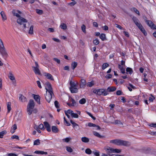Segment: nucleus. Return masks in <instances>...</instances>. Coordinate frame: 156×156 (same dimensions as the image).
Listing matches in <instances>:
<instances>
[{
    "label": "nucleus",
    "instance_id": "obj_60",
    "mask_svg": "<svg viewBox=\"0 0 156 156\" xmlns=\"http://www.w3.org/2000/svg\"><path fill=\"white\" fill-rule=\"evenodd\" d=\"M112 77V75L111 74H107L105 76V78L107 79H110Z\"/></svg>",
    "mask_w": 156,
    "mask_h": 156
},
{
    "label": "nucleus",
    "instance_id": "obj_6",
    "mask_svg": "<svg viewBox=\"0 0 156 156\" xmlns=\"http://www.w3.org/2000/svg\"><path fill=\"white\" fill-rule=\"evenodd\" d=\"M53 91L50 90V91H46V94L45 95V99L48 102H50V101L52 98V95H53Z\"/></svg>",
    "mask_w": 156,
    "mask_h": 156
},
{
    "label": "nucleus",
    "instance_id": "obj_33",
    "mask_svg": "<svg viewBox=\"0 0 156 156\" xmlns=\"http://www.w3.org/2000/svg\"><path fill=\"white\" fill-rule=\"evenodd\" d=\"M40 144V140L39 139L36 140L34 142V145H39Z\"/></svg>",
    "mask_w": 156,
    "mask_h": 156
},
{
    "label": "nucleus",
    "instance_id": "obj_48",
    "mask_svg": "<svg viewBox=\"0 0 156 156\" xmlns=\"http://www.w3.org/2000/svg\"><path fill=\"white\" fill-rule=\"evenodd\" d=\"M38 128L44 130V126L43 124H41L39 125L38 126Z\"/></svg>",
    "mask_w": 156,
    "mask_h": 156
},
{
    "label": "nucleus",
    "instance_id": "obj_54",
    "mask_svg": "<svg viewBox=\"0 0 156 156\" xmlns=\"http://www.w3.org/2000/svg\"><path fill=\"white\" fill-rule=\"evenodd\" d=\"M88 126L90 127H95L96 126V125L93 123L89 122L88 124Z\"/></svg>",
    "mask_w": 156,
    "mask_h": 156
},
{
    "label": "nucleus",
    "instance_id": "obj_22",
    "mask_svg": "<svg viewBox=\"0 0 156 156\" xmlns=\"http://www.w3.org/2000/svg\"><path fill=\"white\" fill-rule=\"evenodd\" d=\"M17 127L16 125V124H14L12 126L11 128V129L10 130V132L12 133H13L15 132V130L17 129Z\"/></svg>",
    "mask_w": 156,
    "mask_h": 156
},
{
    "label": "nucleus",
    "instance_id": "obj_42",
    "mask_svg": "<svg viewBox=\"0 0 156 156\" xmlns=\"http://www.w3.org/2000/svg\"><path fill=\"white\" fill-rule=\"evenodd\" d=\"M92 151L89 148H87L85 150V152L87 154H90L92 153Z\"/></svg>",
    "mask_w": 156,
    "mask_h": 156
},
{
    "label": "nucleus",
    "instance_id": "obj_58",
    "mask_svg": "<svg viewBox=\"0 0 156 156\" xmlns=\"http://www.w3.org/2000/svg\"><path fill=\"white\" fill-rule=\"evenodd\" d=\"M149 126L151 127H156V123H151L149 125Z\"/></svg>",
    "mask_w": 156,
    "mask_h": 156
},
{
    "label": "nucleus",
    "instance_id": "obj_36",
    "mask_svg": "<svg viewBox=\"0 0 156 156\" xmlns=\"http://www.w3.org/2000/svg\"><path fill=\"white\" fill-rule=\"evenodd\" d=\"M6 133V132L5 130L0 132V138H2L3 136L5 135Z\"/></svg>",
    "mask_w": 156,
    "mask_h": 156
},
{
    "label": "nucleus",
    "instance_id": "obj_47",
    "mask_svg": "<svg viewBox=\"0 0 156 156\" xmlns=\"http://www.w3.org/2000/svg\"><path fill=\"white\" fill-rule=\"evenodd\" d=\"M71 115L72 117L75 118H78L79 117L78 115L77 114L74 113V112Z\"/></svg>",
    "mask_w": 156,
    "mask_h": 156
},
{
    "label": "nucleus",
    "instance_id": "obj_49",
    "mask_svg": "<svg viewBox=\"0 0 156 156\" xmlns=\"http://www.w3.org/2000/svg\"><path fill=\"white\" fill-rule=\"evenodd\" d=\"M36 12L39 14H41L43 13V11L41 10L36 9Z\"/></svg>",
    "mask_w": 156,
    "mask_h": 156
},
{
    "label": "nucleus",
    "instance_id": "obj_9",
    "mask_svg": "<svg viewBox=\"0 0 156 156\" xmlns=\"http://www.w3.org/2000/svg\"><path fill=\"white\" fill-rule=\"evenodd\" d=\"M146 23L150 27L151 29H156V26L150 20L146 21Z\"/></svg>",
    "mask_w": 156,
    "mask_h": 156
},
{
    "label": "nucleus",
    "instance_id": "obj_13",
    "mask_svg": "<svg viewBox=\"0 0 156 156\" xmlns=\"http://www.w3.org/2000/svg\"><path fill=\"white\" fill-rule=\"evenodd\" d=\"M44 76L48 79L50 80H53L54 79L52 76L51 74L49 73H44Z\"/></svg>",
    "mask_w": 156,
    "mask_h": 156
},
{
    "label": "nucleus",
    "instance_id": "obj_59",
    "mask_svg": "<svg viewBox=\"0 0 156 156\" xmlns=\"http://www.w3.org/2000/svg\"><path fill=\"white\" fill-rule=\"evenodd\" d=\"M70 122L71 124L73 125V126H78V125L76 123L73 122L72 120H70Z\"/></svg>",
    "mask_w": 156,
    "mask_h": 156
},
{
    "label": "nucleus",
    "instance_id": "obj_61",
    "mask_svg": "<svg viewBox=\"0 0 156 156\" xmlns=\"http://www.w3.org/2000/svg\"><path fill=\"white\" fill-rule=\"evenodd\" d=\"M8 156H17V155L16 154L12 153L8 154Z\"/></svg>",
    "mask_w": 156,
    "mask_h": 156
},
{
    "label": "nucleus",
    "instance_id": "obj_23",
    "mask_svg": "<svg viewBox=\"0 0 156 156\" xmlns=\"http://www.w3.org/2000/svg\"><path fill=\"white\" fill-rule=\"evenodd\" d=\"M93 134L94 136L100 138H102L104 137V136L101 135L99 133L95 131H93Z\"/></svg>",
    "mask_w": 156,
    "mask_h": 156
},
{
    "label": "nucleus",
    "instance_id": "obj_17",
    "mask_svg": "<svg viewBox=\"0 0 156 156\" xmlns=\"http://www.w3.org/2000/svg\"><path fill=\"white\" fill-rule=\"evenodd\" d=\"M69 89L72 93H76L78 92V88L76 87H70Z\"/></svg>",
    "mask_w": 156,
    "mask_h": 156
},
{
    "label": "nucleus",
    "instance_id": "obj_25",
    "mask_svg": "<svg viewBox=\"0 0 156 156\" xmlns=\"http://www.w3.org/2000/svg\"><path fill=\"white\" fill-rule=\"evenodd\" d=\"M77 63L75 62H73L71 63V68L73 69H74L77 66Z\"/></svg>",
    "mask_w": 156,
    "mask_h": 156
},
{
    "label": "nucleus",
    "instance_id": "obj_4",
    "mask_svg": "<svg viewBox=\"0 0 156 156\" xmlns=\"http://www.w3.org/2000/svg\"><path fill=\"white\" fill-rule=\"evenodd\" d=\"M93 92L94 94L99 96L103 95L106 96L108 94L105 89H94L93 91Z\"/></svg>",
    "mask_w": 156,
    "mask_h": 156
},
{
    "label": "nucleus",
    "instance_id": "obj_29",
    "mask_svg": "<svg viewBox=\"0 0 156 156\" xmlns=\"http://www.w3.org/2000/svg\"><path fill=\"white\" fill-rule=\"evenodd\" d=\"M25 32L27 34H28L30 35H32L33 34V30H26L25 31Z\"/></svg>",
    "mask_w": 156,
    "mask_h": 156
},
{
    "label": "nucleus",
    "instance_id": "obj_20",
    "mask_svg": "<svg viewBox=\"0 0 156 156\" xmlns=\"http://www.w3.org/2000/svg\"><path fill=\"white\" fill-rule=\"evenodd\" d=\"M51 129L52 132L55 133H56L58 132V129L55 126H52Z\"/></svg>",
    "mask_w": 156,
    "mask_h": 156
},
{
    "label": "nucleus",
    "instance_id": "obj_16",
    "mask_svg": "<svg viewBox=\"0 0 156 156\" xmlns=\"http://www.w3.org/2000/svg\"><path fill=\"white\" fill-rule=\"evenodd\" d=\"M116 90V88L115 87H108L106 90L108 92H111L115 91Z\"/></svg>",
    "mask_w": 156,
    "mask_h": 156
},
{
    "label": "nucleus",
    "instance_id": "obj_8",
    "mask_svg": "<svg viewBox=\"0 0 156 156\" xmlns=\"http://www.w3.org/2000/svg\"><path fill=\"white\" fill-rule=\"evenodd\" d=\"M133 20L136 25L138 27V28L140 29H142V26L139 23V21L135 17H133Z\"/></svg>",
    "mask_w": 156,
    "mask_h": 156
},
{
    "label": "nucleus",
    "instance_id": "obj_45",
    "mask_svg": "<svg viewBox=\"0 0 156 156\" xmlns=\"http://www.w3.org/2000/svg\"><path fill=\"white\" fill-rule=\"evenodd\" d=\"M71 140L70 138H66L65 139H63L62 140L66 143H68L70 140Z\"/></svg>",
    "mask_w": 156,
    "mask_h": 156
},
{
    "label": "nucleus",
    "instance_id": "obj_46",
    "mask_svg": "<svg viewBox=\"0 0 156 156\" xmlns=\"http://www.w3.org/2000/svg\"><path fill=\"white\" fill-rule=\"evenodd\" d=\"M64 120L65 125L67 126H69L70 125V124L66 120V119L65 117H64Z\"/></svg>",
    "mask_w": 156,
    "mask_h": 156
},
{
    "label": "nucleus",
    "instance_id": "obj_10",
    "mask_svg": "<svg viewBox=\"0 0 156 156\" xmlns=\"http://www.w3.org/2000/svg\"><path fill=\"white\" fill-rule=\"evenodd\" d=\"M8 77L11 81H12L13 83H16V81L15 78L14 76V75L11 71H9V72Z\"/></svg>",
    "mask_w": 156,
    "mask_h": 156
},
{
    "label": "nucleus",
    "instance_id": "obj_32",
    "mask_svg": "<svg viewBox=\"0 0 156 156\" xmlns=\"http://www.w3.org/2000/svg\"><path fill=\"white\" fill-rule=\"evenodd\" d=\"M109 64L106 63H105L103 64L102 66V69L103 70L105 69V68H107L109 66Z\"/></svg>",
    "mask_w": 156,
    "mask_h": 156
},
{
    "label": "nucleus",
    "instance_id": "obj_1",
    "mask_svg": "<svg viewBox=\"0 0 156 156\" xmlns=\"http://www.w3.org/2000/svg\"><path fill=\"white\" fill-rule=\"evenodd\" d=\"M12 12L14 16H16L17 18H20L17 19V22L20 25L23 24L24 26V28H26V24L24 23L27 22V20L23 17H21L20 15L16 12V10L15 9L12 10Z\"/></svg>",
    "mask_w": 156,
    "mask_h": 156
},
{
    "label": "nucleus",
    "instance_id": "obj_28",
    "mask_svg": "<svg viewBox=\"0 0 156 156\" xmlns=\"http://www.w3.org/2000/svg\"><path fill=\"white\" fill-rule=\"evenodd\" d=\"M61 29H65L67 28L66 25L64 23H62L60 26Z\"/></svg>",
    "mask_w": 156,
    "mask_h": 156
},
{
    "label": "nucleus",
    "instance_id": "obj_62",
    "mask_svg": "<svg viewBox=\"0 0 156 156\" xmlns=\"http://www.w3.org/2000/svg\"><path fill=\"white\" fill-rule=\"evenodd\" d=\"M123 33L124 34V35L127 37H129V34L128 32L124 31L123 32Z\"/></svg>",
    "mask_w": 156,
    "mask_h": 156
},
{
    "label": "nucleus",
    "instance_id": "obj_52",
    "mask_svg": "<svg viewBox=\"0 0 156 156\" xmlns=\"http://www.w3.org/2000/svg\"><path fill=\"white\" fill-rule=\"evenodd\" d=\"M53 59L58 64H59L60 62V60L57 58H54Z\"/></svg>",
    "mask_w": 156,
    "mask_h": 156
},
{
    "label": "nucleus",
    "instance_id": "obj_34",
    "mask_svg": "<svg viewBox=\"0 0 156 156\" xmlns=\"http://www.w3.org/2000/svg\"><path fill=\"white\" fill-rule=\"evenodd\" d=\"M70 101L71 102V105L72 106H74L76 104V102L75 100L72 98H71L70 99Z\"/></svg>",
    "mask_w": 156,
    "mask_h": 156
},
{
    "label": "nucleus",
    "instance_id": "obj_50",
    "mask_svg": "<svg viewBox=\"0 0 156 156\" xmlns=\"http://www.w3.org/2000/svg\"><path fill=\"white\" fill-rule=\"evenodd\" d=\"M65 113L66 112L68 114H70L71 115L73 112V111L70 109H68L67 111H65Z\"/></svg>",
    "mask_w": 156,
    "mask_h": 156
},
{
    "label": "nucleus",
    "instance_id": "obj_5",
    "mask_svg": "<svg viewBox=\"0 0 156 156\" xmlns=\"http://www.w3.org/2000/svg\"><path fill=\"white\" fill-rule=\"evenodd\" d=\"M0 52L3 56H6L8 55L3 43L1 38H0Z\"/></svg>",
    "mask_w": 156,
    "mask_h": 156
},
{
    "label": "nucleus",
    "instance_id": "obj_14",
    "mask_svg": "<svg viewBox=\"0 0 156 156\" xmlns=\"http://www.w3.org/2000/svg\"><path fill=\"white\" fill-rule=\"evenodd\" d=\"M44 126L46 128L48 132L51 131V129L50 127V125L49 123L47 122H44Z\"/></svg>",
    "mask_w": 156,
    "mask_h": 156
},
{
    "label": "nucleus",
    "instance_id": "obj_41",
    "mask_svg": "<svg viewBox=\"0 0 156 156\" xmlns=\"http://www.w3.org/2000/svg\"><path fill=\"white\" fill-rule=\"evenodd\" d=\"M94 85V82L91 81V82H88L87 83V86L89 87H91Z\"/></svg>",
    "mask_w": 156,
    "mask_h": 156
},
{
    "label": "nucleus",
    "instance_id": "obj_44",
    "mask_svg": "<svg viewBox=\"0 0 156 156\" xmlns=\"http://www.w3.org/2000/svg\"><path fill=\"white\" fill-rule=\"evenodd\" d=\"M121 150L117 149H114L113 153H119L121 152Z\"/></svg>",
    "mask_w": 156,
    "mask_h": 156
},
{
    "label": "nucleus",
    "instance_id": "obj_63",
    "mask_svg": "<svg viewBox=\"0 0 156 156\" xmlns=\"http://www.w3.org/2000/svg\"><path fill=\"white\" fill-rule=\"evenodd\" d=\"M37 84L38 85V87L40 88H42L41 86V83L40 81H37Z\"/></svg>",
    "mask_w": 156,
    "mask_h": 156
},
{
    "label": "nucleus",
    "instance_id": "obj_24",
    "mask_svg": "<svg viewBox=\"0 0 156 156\" xmlns=\"http://www.w3.org/2000/svg\"><path fill=\"white\" fill-rule=\"evenodd\" d=\"M81 141L84 143H87L89 142V139L87 137H84L81 138Z\"/></svg>",
    "mask_w": 156,
    "mask_h": 156
},
{
    "label": "nucleus",
    "instance_id": "obj_27",
    "mask_svg": "<svg viewBox=\"0 0 156 156\" xmlns=\"http://www.w3.org/2000/svg\"><path fill=\"white\" fill-rule=\"evenodd\" d=\"M7 110H8L7 112H8V113H9L10 112V110L11 109V102H8L7 104Z\"/></svg>",
    "mask_w": 156,
    "mask_h": 156
},
{
    "label": "nucleus",
    "instance_id": "obj_15",
    "mask_svg": "<svg viewBox=\"0 0 156 156\" xmlns=\"http://www.w3.org/2000/svg\"><path fill=\"white\" fill-rule=\"evenodd\" d=\"M32 96L33 97L34 99L38 103H40V97L38 95L33 94Z\"/></svg>",
    "mask_w": 156,
    "mask_h": 156
},
{
    "label": "nucleus",
    "instance_id": "obj_21",
    "mask_svg": "<svg viewBox=\"0 0 156 156\" xmlns=\"http://www.w3.org/2000/svg\"><path fill=\"white\" fill-rule=\"evenodd\" d=\"M2 19L3 21H5L6 20V17L3 11H1L0 12Z\"/></svg>",
    "mask_w": 156,
    "mask_h": 156
},
{
    "label": "nucleus",
    "instance_id": "obj_19",
    "mask_svg": "<svg viewBox=\"0 0 156 156\" xmlns=\"http://www.w3.org/2000/svg\"><path fill=\"white\" fill-rule=\"evenodd\" d=\"M19 100L22 102H25L27 101V99L26 98L21 94L19 95Z\"/></svg>",
    "mask_w": 156,
    "mask_h": 156
},
{
    "label": "nucleus",
    "instance_id": "obj_7",
    "mask_svg": "<svg viewBox=\"0 0 156 156\" xmlns=\"http://www.w3.org/2000/svg\"><path fill=\"white\" fill-rule=\"evenodd\" d=\"M35 66H33V70L36 74L40 75L41 74L40 71L39 69V66L38 63L35 62Z\"/></svg>",
    "mask_w": 156,
    "mask_h": 156
},
{
    "label": "nucleus",
    "instance_id": "obj_30",
    "mask_svg": "<svg viewBox=\"0 0 156 156\" xmlns=\"http://www.w3.org/2000/svg\"><path fill=\"white\" fill-rule=\"evenodd\" d=\"M126 71L127 72L131 74L133 72V71L132 69L129 67H127L126 69Z\"/></svg>",
    "mask_w": 156,
    "mask_h": 156
},
{
    "label": "nucleus",
    "instance_id": "obj_11",
    "mask_svg": "<svg viewBox=\"0 0 156 156\" xmlns=\"http://www.w3.org/2000/svg\"><path fill=\"white\" fill-rule=\"evenodd\" d=\"M45 88L46 91H50V90L53 91L52 88L51 86V84L50 83L48 82H46L45 83Z\"/></svg>",
    "mask_w": 156,
    "mask_h": 156
},
{
    "label": "nucleus",
    "instance_id": "obj_2",
    "mask_svg": "<svg viewBox=\"0 0 156 156\" xmlns=\"http://www.w3.org/2000/svg\"><path fill=\"white\" fill-rule=\"evenodd\" d=\"M110 143L113 144L118 146H128L130 145V143L128 141L119 139H115L109 141Z\"/></svg>",
    "mask_w": 156,
    "mask_h": 156
},
{
    "label": "nucleus",
    "instance_id": "obj_56",
    "mask_svg": "<svg viewBox=\"0 0 156 156\" xmlns=\"http://www.w3.org/2000/svg\"><path fill=\"white\" fill-rule=\"evenodd\" d=\"M55 105V107L58 108L59 107V103L57 101H55L54 102Z\"/></svg>",
    "mask_w": 156,
    "mask_h": 156
},
{
    "label": "nucleus",
    "instance_id": "obj_43",
    "mask_svg": "<svg viewBox=\"0 0 156 156\" xmlns=\"http://www.w3.org/2000/svg\"><path fill=\"white\" fill-rule=\"evenodd\" d=\"M99 40L96 39L93 41V43L95 45H97L99 44Z\"/></svg>",
    "mask_w": 156,
    "mask_h": 156
},
{
    "label": "nucleus",
    "instance_id": "obj_26",
    "mask_svg": "<svg viewBox=\"0 0 156 156\" xmlns=\"http://www.w3.org/2000/svg\"><path fill=\"white\" fill-rule=\"evenodd\" d=\"M119 68L120 69L121 72L124 74L125 73V69L123 68V66L120 65H118Z\"/></svg>",
    "mask_w": 156,
    "mask_h": 156
},
{
    "label": "nucleus",
    "instance_id": "obj_12",
    "mask_svg": "<svg viewBox=\"0 0 156 156\" xmlns=\"http://www.w3.org/2000/svg\"><path fill=\"white\" fill-rule=\"evenodd\" d=\"M105 150L107 152V153L110 156H111V154H110V153H113L114 149L111 147H105L104 148Z\"/></svg>",
    "mask_w": 156,
    "mask_h": 156
},
{
    "label": "nucleus",
    "instance_id": "obj_53",
    "mask_svg": "<svg viewBox=\"0 0 156 156\" xmlns=\"http://www.w3.org/2000/svg\"><path fill=\"white\" fill-rule=\"evenodd\" d=\"M114 123L119 125H122V123L120 121L118 120H115L114 122Z\"/></svg>",
    "mask_w": 156,
    "mask_h": 156
},
{
    "label": "nucleus",
    "instance_id": "obj_3",
    "mask_svg": "<svg viewBox=\"0 0 156 156\" xmlns=\"http://www.w3.org/2000/svg\"><path fill=\"white\" fill-rule=\"evenodd\" d=\"M34 106L35 104L34 100H30L27 105V112L29 115H30L32 114Z\"/></svg>",
    "mask_w": 156,
    "mask_h": 156
},
{
    "label": "nucleus",
    "instance_id": "obj_51",
    "mask_svg": "<svg viewBox=\"0 0 156 156\" xmlns=\"http://www.w3.org/2000/svg\"><path fill=\"white\" fill-rule=\"evenodd\" d=\"M43 151H35L34 153L36 154H43Z\"/></svg>",
    "mask_w": 156,
    "mask_h": 156
},
{
    "label": "nucleus",
    "instance_id": "obj_39",
    "mask_svg": "<svg viewBox=\"0 0 156 156\" xmlns=\"http://www.w3.org/2000/svg\"><path fill=\"white\" fill-rule=\"evenodd\" d=\"M69 84L70 86V87H76V84L72 81H70Z\"/></svg>",
    "mask_w": 156,
    "mask_h": 156
},
{
    "label": "nucleus",
    "instance_id": "obj_37",
    "mask_svg": "<svg viewBox=\"0 0 156 156\" xmlns=\"http://www.w3.org/2000/svg\"><path fill=\"white\" fill-rule=\"evenodd\" d=\"M92 153L96 156H99V152L97 151L96 150H94L93 151Z\"/></svg>",
    "mask_w": 156,
    "mask_h": 156
},
{
    "label": "nucleus",
    "instance_id": "obj_40",
    "mask_svg": "<svg viewBox=\"0 0 156 156\" xmlns=\"http://www.w3.org/2000/svg\"><path fill=\"white\" fill-rule=\"evenodd\" d=\"M66 150L67 151L70 153H71L73 152V149L71 147L67 146L66 147Z\"/></svg>",
    "mask_w": 156,
    "mask_h": 156
},
{
    "label": "nucleus",
    "instance_id": "obj_57",
    "mask_svg": "<svg viewBox=\"0 0 156 156\" xmlns=\"http://www.w3.org/2000/svg\"><path fill=\"white\" fill-rule=\"evenodd\" d=\"M87 114L90 117H91L93 119H95V118L90 113L88 112H87Z\"/></svg>",
    "mask_w": 156,
    "mask_h": 156
},
{
    "label": "nucleus",
    "instance_id": "obj_55",
    "mask_svg": "<svg viewBox=\"0 0 156 156\" xmlns=\"http://www.w3.org/2000/svg\"><path fill=\"white\" fill-rule=\"evenodd\" d=\"M76 2L75 1H73L71 3H70L69 4V5L71 6H73L76 4Z\"/></svg>",
    "mask_w": 156,
    "mask_h": 156
},
{
    "label": "nucleus",
    "instance_id": "obj_64",
    "mask_svg": "<svg viewBox=\"0 0 156 156\" xmlns=\"http://www.w3.org/2000/svg\"><path fill=\"white\" fill-rule=\"evenodd\" d=\"M140 30L143 33L144 35L146 36L147 35V33L145 30Z\"/></svg>",
    "mask_w": 156,
    "mask_h": 156
},
{
    "label": "nucleus",
    "instance_id": "obj_31",
    "mask_svg": "<svg viewBox=\"0 0 156 156\" xmlns=\"http://www.w3.org/2000/svg\"><path fill=\"white\" fill-rule=\"evenodd\" d=\"M131 10L132 11L136 13L139 16L140 15V14L139 11L136 8H133L131 9Z\"/></svg>",
    "mask_w": 156,
    "mask_h": 156
},
{
    "label": "nucleus",
    "instance_id": "obj_18",
    "mask_svg": "<svg viewBox=\"0 0 156 156\" xmlns=\"http://www.w3.org/2000/svg\"><path fill=\"white\" fill-rule=\"evenodd\" d=\"M86 85V81L84 79H81L80 80V87L84 88Z\"/></svg>",
    "mask_w": 156,
    "mask_h": 156
},
{
    "label": "nucleus",
    "instance_id": "obj_35",
    "mask_svg": "<svg viewBox=\"0 0 156 156\" xmlns=\"http://www.w3.org/2000/svg\"><path fill=\"white\" fill-rule=\"evenodd\" d=\"M100 38V39L102 41H104L105 39V35L102 34H101L99 36Z\"/></svg>",
    "mask_w": 156,
    "mask_h": 156
},
{
    "label": "nucleus",
    "instance_id": "obj_38",
    "mask_svg": "<svg viewBox=\"0 0 156 156\" xmlns=\"http://www.w3.org/2000/svg\"><path fill=\"white\" fill-rule=\"evenodd\" d=\"M86 102V100L85 98H83L79 101V102L81 104H83Z\"/></svg>",
    "mask_w": 156,
    "mask_h": 156
}]
</instances>
